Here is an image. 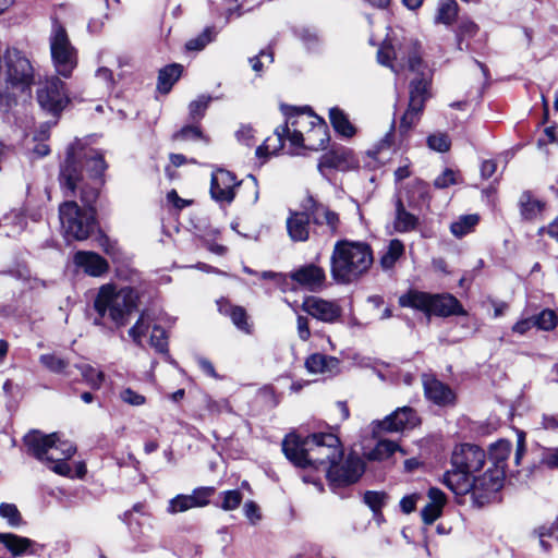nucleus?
<instances>
[{
  "label": "nucleus",
  "mask_w": 558,
  "mask_h": 558,
  "mask_svg": "<svg viewBox=\"0 0 558 558\" xmlns=\"http://www.w3.org/2000/svg\"><path fill=\"white\" fill-rule=\"evenodd\" d=\"M39 361L53 373H62L68 367V362L54 354H43Z\"/></svg>",
  "instance_id": "obj_45"
},
{
  "label": "nucleus",
  "mask_w": 558,
  "mask_h": 558,
  "mask_svg": "<svg viewBox=\"0 0 558 558\" xmlns=\"http://www.w3.org/2000/svg\"><path fill=\"white\" fill-rule=\"evenodd\" d=\"M427 144L430 149L439 153H445L450 148V141L448 135L439 133L428 136Z\"/></svg>",
  "instance_id": "obj_49"
},
{
  "label": "nucleus",
  "mask_w": 558,
  "mask_h": 558,
  "mask_svg": "<svg viewBox=\"0 0 558 558\" xmlns=\"http://www.w3.org/2000/svg\"><path fill=\"white\" fill-rule=\"evenodd\" d=\"M298 335L299 338L303 341H306L311 337V330L308 326V319L304 316L298 317Z\"/></svg>",
  "instance_id": "obj_61"
},
{
  "label": "nucleus",
  "mask_w": 558,
  "mask_h": 558,
  "mask_svg": "<svg viewBox=\"0 0 558 558\" xmlns=\"http://www.w3.org/2000/svg\"><path fill=\"white\" fill-rule=\"evenodd\" d=\"M543 426L545 429L558 432V415H543Z\"/></svg>",
  "instance_id": "obj_64"
},
{
  "label": "nucleus",
  "mask_w": 558,
  "mask_h": 558,
  "mask_svg": "<svg viewBox=\"0 0 558 558\" xmlns=\"http://www.w3.org/2000/svg\"><path fill=\"white\" fill-rule=\"evenodd\" d=\"M219 312L231 318L232 323L242 331L250 333L251 325L247 322L246 311L241 306L229 304L227 301L218 302Z\"/></svg>",
  "instance_id": "obj_28"
},
{
  "label": "nucleus",
  "mask_w": 558,
  "mask_h": 558,
  "mask_svg": "<svg viewBox=\"0 0 558 558\" xmlns=\"http://www.w3.org/2000/svg\"><path fill=\"white\" fill-rule=\"evenodd\" d=\"M305 367L312 374L332 375L339 371V360L320 353H314L306 359Z\"/></svg>",
  "instance_id": "obj_26"
},
{
  "label": "nucleus",
  "mask_w": 558,
  "mask_h": 558,
  "mask_svg": "<svg viewBox=\"0 0 558 558\" xmlns=\"http://www.w3.org/2000/svg\"><path fill=\"white\" fill-rule=\"evenodd\" d=\"M331 276L341 283L349 281V242L341 240L336 243L331 258Z\"/></svg>",
  "instance_id": "obj_17"
},
{
  "label": "nucleus",
  "mask_w": 558,
  "mask_h": 558,
  "mask_svg": "<svg viewBox=\"0 0 558 558\" xmlns=\"http://www.w3.org/2000/svg\"><path fill=\"white\" fill-rule=\"evenodd\" d=\"M34 82V69L31 61L17 49L8 48L0 54V83L14 95L29 89Z\"/></svg>",
  "instance_id": "obj_7"
},
{
  "label": "nucleus",
  "mask_w": 558,
  "mask_h": 558,
  "mask_svg": "<svg viewBox=\"0 0 558 558\" xmlns=\"http://www.w3.org/2000/svg\"><path fill=\"white\" fill-rule=\"evenodd\" d=\"M330 123L335 131L342 136H349V121L345 113L339 108L329 109Z\"/></svg>",
  "instance_id": "obj_40"
},
{
  "label": "nucleus",
  "mask_w": 558,
  "mask_h": 558,
  "mask_svg": "<svg viewBox=\"0 0 558 558\" xmlns=\"http://www.w3.org/2000/svg\"><path fill=\"white\" fill-rule=\"evenodd\" d=\"M105 169L102 155L80 141L68 148L66 158L60 169V184L71 195L78 190L85 207L81 208L73 201L60 205L59 218L66 238L83 241L94 231L96 220L92 205L98 198Z\"/></svg>",
  "instance_id": "obj_1"
},
{
  "label": "nucleus",
  "mask_w": 558,
  "mask_h": 558,
  "mask_svg": "<svg viewBox=\"0 0 558 558\" xmlns=\"http://www.w3.org/2000/svg\"><path fill=\"white\" fill-rule=\"evenodd\" d=\"M456 182L457 180L454 171L446 169L439 177L435 179L434 184L438 189H445L451 184H454Z\"/></svg>",
  "instance_id": "obj_56"
},
{
  "label": "nucleus",
  "mask_w": 558,
  "mask_h": 558,
  "mask_svg": "<svg viewBox=\"0 0 558 558\" xmlns=\"http://www.w3.org/2000/svg\"><path fill=\"white\" fill-rule=\"evenodd\" d=\"M393 143L392 129L379 141V143L371 150L367 151V157L372 160L365 163L368 168H376L378 165L385 162L388 158L387 151L390 150Z\"/></svg>",
  "instance_id": "obj_29"
},
{
  "label": "nucleus",
  "mask_w": 558,
  "mask_h": 558,
  "mask_svg": "<svg viewBox=\"0 0 558 558\" xmlns=\"http://www.w3.org/2000/svg\"><path fill=\"white\" fill-rule=\"evenodd\" d=\"M372 264L371 247L365 243L351 241V277L362 275Z\"/></svg>",
  "instance_id": "obj_21"
},
{
  "label": "nucleus",
  "mask_w": 558,
  "mask_h": 558,
  "mask_svg": "<svg viewBox=\"0 0 558 558\" xmlns=\"http://www.w3.org/2000/svg\"><path fill=\"white\" fill-rule=\"evenodd\" d=\"M192 509L189 495H178L169 501L168 512L175 514Z\"/></svg>",
  "instance_id": "obj_46"
},
{
  "label": "nucleus",
  "mask_w": 558,
  "mask_h": 558,
  "mask_svg": "<svg viewBox=\"0 0 558 558\" xmlns=\"http://www.w3.org/2000/svg\"><path fill=\"white\" fill-rule=\"evenodd\" d=\"M418 424L415 411L410 407L398 408L393 413L383 421L374 422L373 433L377 430L401 432L405 428H413Z\"/></svg>",
  "instance_id": "obj_14"
},
{
  "label": "nucleus",
  "mask_w": 558,
  "mask_h": 558,
  "mask_svg": "<svg viewBox=\"0 0 558 558\" xmlns=\"http://www.w3.org/2000/svg\"><path fill=\"white\" fill-rule=\"evenodd\" d=\"M282 450L299 468L319 469L320 465L328 463L327 478L333 490L349 485V461L340 463L343 450L335 434H312L303 440L295 435H289L282 442Z\"/></svg>",
  "instance_id": "obj_3"
},
{
  "label": "nucleus",
  "mask_w": 558,
  "mask_h": 558,
  "mask_svg": "<svg viewBox=\"0 0 558 558\" xmlns=\"http://www.w3.org/2000/svg\"><path fill=\"white\" fill-rule=\"evenodd\" d=\"M74 263L93 277H99L108 270L106 259L94 252H77L74 256Z\"/></svg>",
  "instance_id": "obj_22"
},
{
  "label": "nucleus",
  "mask_w": 558,
  "mask_h": 558,
  "mask_svg": "<svg viewBox=\"0 0 558 558\" xmlns=\"http://www.w3.org/2000/svg\"><path fill=\"white\" fill-rule=\"evenodd\" d=\"M0 544H2L12 557H20L27 554H34L35 543L23 536L12 533H0Z\"/></svg>",
  "instance_id": "obj_25"
},
{
  "label": "nucleus",
  "mask_w": 558,
  "mask_h": 558,
  "mask_svg": "<svg viewBox=\"0 0 558 558\" xmlns=\"http://www.w3.org/2000/svg\"><path fill=\"white\" fill-rule=\"evenodd\" d=\"M81 372L84 380L94 389L100 388L105 380V374L102 371L95 368L89 364H80L76 366Z\"/></svg>",
  "instance_id": "obj_38"
},
{
  "label": "nucleus",
  "mask_w": 558,
  "mask_h": 558,
  "mask_svg": "<svg viewBox=\"0 0 558 558\" xmlns=\"http://www.w3.org/2000/svg\"><path fill=\"white\" fill-rule=\"evenodd\" d=\"M480 222V216L476 214L460 216L456 221L450 225L451 233L461 239L471 233Z\"/></svg>",
  "instance_id": "obj_32"
},
{
  "label": "nucleus",
  "mask_w": 558,
  "mask_h": 558,
  "mask_svg": "<svg viewBox=\"0 0 558 558\" xmlns=\"http://www.w3.org/2000/svg\"><path fill=\"white\" fill-rule=\"evenodd\" d=\"M428 498V504L421 511L422 520L425 524L434 523L441 515L446 504L445 494L436 487L429 488Z\"/></svg>",
  "instance_id": "obj_24"
},
{
  "label": "nucleus",
  "mask_w": 558,
  "mask_h": 558,
  "mask_svg": "<svg viewBox=\"0 0 558 558\" xmlns=\"http://www.w3.org/2000/svg\"><path fill=\"white\" fill-rule=\"evenodd\" d=\"M418 498H420V496L416 494L404 496L400 500V508H401L402 512H404L407 514L413 512Z\"/></svg>",
  "instance_id": "obj_60"
},
{
  "label": "nucleus",
  "mask_w": 558,
  "mask_h": 558,
  "mask_svg": "<svg viewBox=\"0 0 558 558\" xmlns=\"http://www.w3.org/2000/svg\"><path fill=\"white\" fill-rule=\"evenodd\" d=\"M40 107L49 112L59 113L69 102L64 83L57 76H51L41 83L37 90Z\"/></svg>",
  "instance_id": "obj_10"
},
{
  "label": "nucleus",
  "mask_w": 558,
  "mask_h": 558,
  "mask_svg": "<svg viewBox=\"0 0 558 558\" xmlns=\"http://www.w3.org/2000/svg\"><path fill=\"white\" fill-rule=\"evenodd\" d=\"M253 137V129L248 125H243L236 131V138L246 146L252 145Z\"/></svg>",
  "instance_id": "obj_59"
},
{
  "label": "nucleus",
  "mask_w": 558,
  "mask_h": 558,
  "mask_svg": "<svg viewBox=\"0 0 558 558\" xmlns=\"http://www.w3.org/2000/svg\"><path fill=\"white\" fill-rule=\"evenodd\" d=\"M211 32L210 29H205L201 35H198L196 38H193V39H190L185 47L187 50H194V51H199L202 50L203 48H205V46L207 44H209L211 41Z\"/></svg>",
  "instance_id": "obj_53"
},
{
  "label": "nucleus",
  "mask_w": 558,
  "mask_h": 558,
  "mask_svg": "<svg viewBox=\"0 0 558 558\" xmlns=\"http://www.w3.org/2000/svg\"><path fill=\"white\" fill-rule=\"evenodd\" d=\"M506 471L501 468H490L484 474L473 478L472 497L474 500L484 505L490 501V498L504 486Z\"/></svg>",
  "instance_id": "obj_11"
},
{
  "label": "nucleus",
  "mask_w": 558,
  "mask_h": 558,
  "mask_svg": "<svg viewBox=\"0 0 558 558\" xmlns=\"http://www.w3.org/2000/svg\"><path fill=\"white\" fill-rule=\"evenodd\" d=\"M182 65L173 63L159 71L157 88L161 93H169L173 84L182 74Z\"/></svg>",
  "instance_id": "obj_30"
},
{
  "label": "nucleus",
  "mask_w": 558,
  "mask_h": 558,
  "mask_svg": "<svg viewBox=\"0 0 558 558\" xmlns=\"http://www.w3.org/2000/svg\"><path fill=\"white\" fill-rule=\"evenodd\" d=\"M50 50L57 72L64 77H69L77 64V56L66 31L58 22L52 25Z\"/></svg>",
  "instance_id": "obj_9"
},
{
  "label": "nucleus",
  "mask_w": 558,
  "mask_h": 558,
  "mask_svg": "<svg viewBox=\"0 0 558 558\" xmlns=\"http://www.w3.org/2000/svg\"><path fill=\"white\" fill-rule=\"evenodd\" d=\"M27 452L37 460L49 464L54 473L72 477L68 460L76 452L75 446L68 440H60L58 434L45 435L38 430L29 432L24 437Z\"/></svg>",
  "instance_id": "obj_4"
},
{
  "label": "nucleus",
  "mask_w": 558,
  "mask_h": 558,
  "mask_svg": "<svg viewBox=\"0 0 558 558\" xmlns=\"http://www.w3.org/2000/svg\"><path fill=\"white\" fill-rule=\"evenodd\" d=\"M324 165L332 168H343V165L345 163V156L344 153L338 154L336 151H332L330 155L324 156Z\"/></svg>",
  "instance_id": "obj_57"
},
{
  "label": "nucleus",
  "mask_w": 558,
  "mask_h": 558,
  "mask_svg": "<svg viewBox=\"0 0 558 558\" xmlns=\"http://www.w3.org/2000/svg\"><path fill=\"white\" fill-rule=\"evenodd\" d=\"M404 252V245L400 240H391L387 252L380 259V265L385 270L391 269L396 262L402 256Z\"/></svg>",
  "instance_id": "obj_36"
},
{
  "label": "nucleus",
  "mask_w": 558,
  "mask_h": 558,
  "mask_svg": "<svg viewBox=\"0 0 558 558\" xmlns=\"http://www.w3.org/2000/svg\"><path fill=\"white\" fill-rule=\"evenodd\" d=\"M203 138V134L197 126L187 125L182 128L179 132L173 135L174 141H197Z\"/></svg>",
  "instance_id": "obj_52"
},
{
  "label": "nucleus",
  "mask_w": 558,
  "mask_h": 558,
  "mask_svg": "<svg viewBox=\"0 0 558 558\" xmlns=\"http://www.w3.org/2000/svg\"><path fill=\"white\" fill-rule=\"evenodd\" d=\"M485 457V451L478 446L463 444L454 448L451 464L453 468H461L473 474L482 469Z\"/></svg>",
  "instance_id": "obj_12"
},
{
  "label": "nucleus",
  "mask_w": 558,
  "mask_h": 558,
  "mask_svg": "<svg viewBox=\"0 0 558 558\" xmlns=\"http://www.w3.org/2000/svg\"><path fill=\"white\" fill-rule=\"evenodd\" d=\"M150 344L160 353H166L168 342L166 331L160 327H154L150 335Z\"/></svg>",
  "instance_id": "obj_47"
},
{
  "label": "nucleus",
  "mask_w": 558,
  "mask_h": 558,
  "mask_svg": "<svg viewBox=\"0 0 558 558\" xmlns=\"http://www.w3.org/2000/svg\"><path fill=\"white\" fill-rule=\"evenodd\" d=\"M473 476L461 468H453L444 475V484L456 495L472 493Z\"/></svg>",
  "instance_id": "obj_20"
},
{
  "label": "nucleus",
  "mask_w": 558,
  "mask_h": 558,
  "mask_svg": "<svg viewBox=\"0 0 558 558\" xmlns=\"http://www.w3.org/2000/svg\"><path fill=\"white\" fill-rule=\"evenodd\" d=\"M399 304L402 307H411L426 314L442 317L466 315L458 299L451 294H429L417 290H410L399 298Z\"/></svg>",
  "instance_id": "obj_8"
},
{
  "label": "nucleus",
  "mask_w": 558,
  "mask_h": 558,
  "mask_svg": "<svg viewBox=\"0 0 558 558\" xmlns=\"http://www.w3.org/2000/svg\"><path fill=\"white\" fill-rule=\"evenodd\" d=\"M240 185L233 173L218 169L211 175L210 195L219 203L230 204L235 197V190Z\"/></svg>",
  "instance_id": "obj_13"
},
{
  "label": "nucleus",
  "mask_w": 558,
  "mask_h": 558,
  "mask_svg": "<svg viewBox=\"0 0 558 558\" xmlns=\"http://www.w3.org/2000/svg\"><path fill=\"white\" fill-rule=\"evenodd\" d=\"M417 217L405 210L402 202L398 199L396 206L395 229L398 232H409L416 228Z\"/></svg>",
  "instance_id": "obj_33"
},
{
  "label": "nucleus",
  "mask_w": 558,
  "mask_h": 558,
  "mask_svg": "<svg viewBox=\"0 0 558 558\" xmlns=\"http://www.w3.org/2000/svg\"><path fill=\"white\" fill-rule=\"evenodd\" d=\"M120 398L125 403L131 405L140 407L143 405L146 401L145 397L140 395L138 392L132 390L131 388L123 389L120 393Z\"/></svg>",
  "instance_id": "obj_55"
},
{
  "label": "nucleus",
  "mask_w": 558,
  "mask_h": 558,
  "mask_svg": "<svg viewBox=\"0 0 558 558\" xmlns=\"http://www.w3.org/2000/svg\"><path fill=\"white\" fill-rule=\"evenodd\" d=\"M0 517L7 519L11 526H19L22 523V517L16 506L2 502L0 505Z\"/></svg>",
  "instance_id": "obj_44"
},
{
  "label": "nucleus",
  "mask_w": 558,
  "mask_h": 558,
  "mask_svg": "<svg viewBox=\"0 0 558 558\" xmlns=\"http://www.w3.org/2000/svg\"><path fill=\"white\" fill-rule=\"evenodd\" d=\"M137 292L130 287L117 289L105 284L95 300V310L101 318H109L117 327L124 326L137 306Z\"/></svg>",
  "instance_id": "obj_5"
},
{
  "label": "nucleus",
  "mask_w": 558,
  "mask_h": 558,
  "mask_svg": "<svg viewBox=\"0 0 558 558\" xmlns=\"http://www.w3.org/2000/svg\"><path fill=\"white\" fill-rule=\"evenodd\" d=\"M215 494L214 487H198L189 495L192 508L205 507L209 504L210 497Z\"/></svg>",
  "instance_id": "obj_41"
},
{
  "label": "nucleus",
  "mask_w": 558,
  "mask_h": 558,
  "mask_svg": "<svg viewBox=\"0 0 558 558\" xmlns=\"http://www.w3.org/2000/svg\"><path fill=\"white\" fill-rule=\"evenodd\" d=\"M534 326H535L534 318L531 317V318L522 319V320L518 322L517 324H514V326L512 327V330L517 333L523 335Z\"/></svg>",
  "instance_id": "obj_63"
},
{
  "label": "nucleus",
  "mask_w": 558,
  "mask_h": 558,
  "mask_svg": "<svg viewBox=\"0 0 558 558\" xmlns=\"http://www.w3.org/2000/svg\"><path fill=\"white\" fill-rule=\"evenodd\" d=\"M244 514L252 524H255L260 520V513L257 505L254 501H247L244 504Z\"/></svg>",
  "instance_id": "obj_58"
},
{
  "label": "nucleus",
  "mask_w": 558,
  "mask_h": 558,
  "mask_svg": "<svg viewBox=\"0 0 558 558\" xmlns=\"http://www.w3.org/2000/svg\"><path fill=\"white\" fill-rule=\"evenodd\" d=\"M302 307L308 315L326 323L335 322L341 314L336 303L316 296L306 298Z\"/></svg>",
  "instance_id": "obj_16"
},
{
  "label": "nucleus",
  "mask_w": 558,
  "mask_h": 558,
  "mask_svg": "<svg viewBox=\"0 0 558 558\" xmlns=\"http://www.w3.org/2000/svg\"><path fill=\"white\" fill-rule=\"evenodd\" d=\"M292 133H289L290 154L299 148L318 151L326 148L329 134L326 123L317 116L299 113L290 117Z\"/></svg>",
  "instance_id": "obj_6"
},
{
  "label": "nucleus",
  "mask_w": 558,
  "mask_h": 558,
  "mask_svg": "<svg viewBox=\"0 0 558 558\" xmlns=\"http://www.w3.org/2000/svg\"><path fill=\"white\" fill-rule=\"evenodd\" d=\"M365 462L351 452V484L357 482L365 472Z\"/></svg>",
  "instance_id": "obj_54"
},
{
  "label": "nucleus",
  "mask_w": 558,
  "mask_h": 558,
  "mask_svg": "<svg viewBox=\"0 0 558 558\" xmlns=\"http://www.w3.org/2000/svg\"><path fill=\"white\" fill-rule=\"evenodd\" d=\"M387 494L377 490H367L363 495L364 504L373 511L374 517H381V508L386 505Z\"/></svg>",
  "instance_id": "obj_37"
},
{
  "label": "nucleus",
  "mask_w": 558,
  "mask_h": 558,
  "mask_svg": "<svg viewBox=\"0 0 558 558\" xmlns=\"http://www.w3.org/2000/svg\"><path fill=\"white\" fill-rule=\"evenodd\" d=\"M291 278L306 289L317 291L324 286L325 271L318 266L306 265L292 272Z\"/></svg>",
  "instance_id": "obj_19"
},
{
  "label": "nucleus",
  "mask_w": 558,
  "mask_h": 558,
  "mask_svg": "<svg viewBox=\"0 0 558 558\" xmlns=\"http://www.w3.org/2000/svg\"><path fill=\"white\" fill-rule=\"evenodd\" d=\"M222 502L221 509L231 511L236 509L242 502L243 496L238 489L226 490L220 494Z\"/></svg>",
  "instance_id": "obj_43"
},
{
  "label": "nucleus",
  "mask_w": 558,
  "mask_h": 558,
  "mask_svg": "<svg viewBox=\"0 0 558 558\" xmlns=\"http://www.w3.org/2000/svg\"><path fill=\"white\" fill-rule=\"evenodd\" d=\"M459 5L454 0H439L436 23L451 25L458 15Z\"/></svg>",
  "instance_id": "obj_34"
},
{
  "label": "nucleus",
  "mask_w": 558,
  "mask_h": 558,
  "mask_svg": "<svg viewBox=\"0 0 558 558\" xmlns=\"http://www.w3.org/2000/svg\"><path fill=\"white\" fill-rule=\"evenodd\" d=\"M533 318L535 327L542 330H551L557 325V316L551 310H544Z\"/></svg>",
  "instance_id": "obj_42"
},
{
  "label": "nucleus",
  "mask_w": 558,
  "mask_h": 558,
  "mask_svg": "<svg viewBox=\"0 0 558 558\" xmlns=\"http://www.w3.org/2000/svg\"><path fill=\"white\" fill-rule=\"evenodd\" d=\"M420 48L418 43L413 39L399 41L387 38L377 51V61L381 65L388 66L396 74L408 69L416 75L410 82V101L400 121L401 134L408 132L418 120L424 102L428 97L432 72L422 60Z\"/></svg>",
  "instance_id": "obj_2"
},
{
  "label": "nucleus",
  "mask_w": 558,
  "mask_h": 558,
  "mask_svg": "<svg viewBox=\"0 0 558 558\" xmlns=\"http://www.w3.org/2000/svg\"><path fill=\"white\" fill-rule=\"evenodd\" d=\"M521 215L524 219L531 220L542 211L543 204L531 197L529 194H523L520 199Z\"/></svg>",
  "instance_id": "obj_39"
},
{
  "label": "nucleus",
  "mask_w": 558,
  "mask_h": 558,
  "mask_svg": "<svg viewBox=\"0 0 558 558\" xmlns=\"http://www.w3.org/2000/svg\"><path fill=\"white\" fill-rule=\"evenodd\" d=\"M289 133H292L290 118L284 125L278 126L274 135L267 137L264 144L257 147L256 155L260 157L277 154L283 148L284 140L289 141Z\"/></svg>",
  "instance_id": "obj_23"
},
{
  "label": "nucleus",
  "mask_w": 558,
  "mask_h": 558,
  "mask_svg": "<svg viewBox=\"0 0 558 558\" xmlns=\"http://www.w3.org/2000/svg\"><path fill=\"white\" fill-rule=\"evenodd\" d=\"M149 328V324L145 319V315L142 314L136 324L129 330L130 337L137 344L142 343V338L145 336Z\"/></svg>",
  "instance_id": "obj_51"
},
{
  "label": "nucleus",
  "mask_w": 558,
  "mask_h": 558,
  "mask_svg": "<svg viewBox=\"0 0 558 558\" xmlns=\"http://www.w3.org/2000/svg\"><path fill=\"white\" fill-rule=\"evenodd\" d=\"M302 209L310 214L313 223L326 226L332 234L337 231L339 223L338 215L325 205L317 203L312 196L303 201Z\"/></svg>",
  "instance_id": "obj_15"
},
{
  "label": "nucleus",
  "mask_w": 558,
  "mask_h": 558,
  "mask_svg": "<svg viewBox=\"0 0 558 558\" xmlns=\"http://www.w3.org/2000/svg\"><path fill=\"white\" fill-rule=\"evenodd\" d=\"M511 452V442L508 440H499L492 445L489 450V459L494 464V468H501L505 471L506 460Z\"/></svg>",
  "instance_id": "obj_35"
},
{
  "label": "nucleus",
  "mask_w": 558,
  "mask_h": 558,
  "mask_svg": "<svg viewBox=\"0 0 558 558\" xmlns=\"http://www.w3.org/2000/svg\"><path fill=\"white\" fill-rule=\"evenodd\" d=\"M210 102V97L208 96H199L196 100L192 101L189 106L190 116L193 120L201 119L208 105Z\"/></svg>",
  "instance_id": "obj_48"
},
{
  "label": "nucleus",
  "mask_w": 558,
  "mask_h": 558,
  "mask_svg": "<svg viewBox=\"0 0 558 558\" xmlns=\"http://www.w3.org/2000/svg\"><path fill=\"white\" fill-rule=\"evenodd\" d=\"M396 451H400L402 454H405L402 448L392 440L388 439H379L374 449H372L367 454V459L371 461H384L389 459Z\"/></svg>",
  "instance_id": "obj_31"
},
{
  "label": "nucleus",
  "mask_w": 558,
  "mask_h": 558,
  "mask_svg": "<svg viewBox=\"0 0 558 558\" xmlns=\"http://www.w3.org/2000/svg\"><path fill=\"white\" fill-rule=\"evenodd\" d=\"M539 546L544 551H548L553 547V542L547 538H550L555 542L558 541V529L557 527H542L539 529Z\"/></svg>",
  "instance_id": "obj_50"
},
{
  "label": "nucleus",
  "mask_w": 558,
  "mask_h": 558,
  "mask_svg": "<svg viewBox=\"0 0 558 558\" xmlns=\"http://www.w3.org/2000/svg\"><path fill=\"white\" fill-rule=\"evenodd\" d=\"M423 387L426 398L437 405L445 407L454 401L453 391L446 384L429 375H423Z\"/></svg>",
  "instance_id": "obj_18"
},
{
  "label": "nucleus",
  "mask_w": 558,
  "mask_h": 558,
  "mask_svg": "<svg viewBox=\"0 0 558 558\" xmlns=\"http://www.w3.org/2000/svg\"><path fill=\"white\" fill-rule=\"evenodd\" d=\"M497 170V163L494 160H484L481 165V175L489 179Z\"/></svg>",
  "instance_id": "obj_62"
},
{
  "label": "nucleus",
  "mask_w": 558,
  "mask_h": 558,
  "mask_svg": "<svg viewBox=\"0 0 558 558\" xmlns=\"http://www.w3.org/2000/svg\"><path fill=\"white\" fill-rule=\"evenodd\" d=\"M310 214L305 210L293 213L287 220V229L293 241H306L308 239Z\"/></svg>",
  "instance_id": "obj_27"
}]
</instances>
